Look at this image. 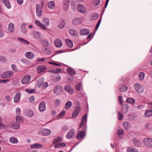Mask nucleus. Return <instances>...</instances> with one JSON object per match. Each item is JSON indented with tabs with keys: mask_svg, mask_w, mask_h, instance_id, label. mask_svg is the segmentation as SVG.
Listing matches in <instances>:
<instances>
[{
	"mask_svg": "<svg viewBox=\"0 0 152 152\" xmlns=\"http://www.w3.org/2000/svg\"><path fill=\"white\" fill-rule=\"evenodd\" d=\"M54 42L56 47H60L62 45V42L60 39H56Z\"/></svg>",
	"mask_w": 152,
	"mask_h": 152,
	"instance_id": "aec40b11",
	"label": "nucleus"
},
{
	"mask_svg": "<svg viewBox=\"0 0 152 152\" xmlns=\"http://www.w3.org/2000/svg\"><path fill=\"white\" fill-rule=\"evenodd\" d=\"M60 103V101L59 99H57L55 101V104L56 106H58Z\"/></svg>",
	"mask_w": 152,
	"mask_h": 152,
	"instance_id": "69168bd1",
	"label": "nucleus"
},
{
	"mask_svg": "<svg viewBox=\"0 0 152 152\" xmlns=\"http://www.w3.org/2000/svg\"><path fill=\"white\" fill-rule=\"evenodd\" d=\"M47 68V66L44 65L39 66V73H41L45 71Z\"/></svg>",
	"mask_w": 152,
	"mask_h": 152,
	"instance_id": "4be33fe9",
	"label": "nucleus"
},
{
	"mask_svg": "<svg viewBox=\"0 0 152 152\" xmlns=\"http://www.w3.org/2000/svg\"><path fill=\"white\" fill-rule=\"evenodd\" d=\"M144 144L147 146L151 147L152 146V139L151 138H146L143 140Z\"/></svg>",
	"mask_w": 152,
	"mask_h": 152,
	"instance_id": "39448f33",
	"label": "nucleus"
},
{
	"mask_svg": "<svg viewBox=\"0 0 152 152\" xmlns=\"http://www.w3.org/2000/svg\"><path fill=\"white\" fill-rule=\"evenodd\" d=\"M75 131L74 130H70L66 135V137L68 139H70L72 138L74 136Z\"/></svg>",
	"mask_w": 152,
	"mask_h": 152,
	"instance_id": "6ab92c4d",
	"label": "nucleus"
},
{
	"mask_svg": "<svg viewBox=\"0 0 152 152\" xmlns=\"http://www.w3.org/2000/svg\"><path fill=\"white\" fill-rule=\"evenodd\" d=\"M98 17V15L96 13H94L92 17V20H95L97 19Z\"/></svg>",
	"mask_w": 152,
	"mask_h": 152,
	"instance_id": "603ef678",
	"label": "nucleus"
},
{
	"mask_svg": "<svg viewBox=\"0 0 152 152\" xmlns=\"http://www.w3.org/2000/svg\"><path fill=\"white\" fill-rule=\"evenodd\" d=\"M128 89L127 87L124 85H122L119 88V90L121 92H125Z\"/></svg>",
	"mask_w": 152,
	"mask_h": 152,
	"instance_id": "bb28decb",
	"label": "nucleus"
},
{
	"mask_svg": "<svg viewBox=\"0 0 152 152\" xmlns=\"http://www.w3.org/2000/svg\"><path fill=\"white\" fill-rule=\"evenodd\" d=\"M123 125L124 128L126 129H128L130 127V125L128 122H126L124 123Z\"/></svg>",
	"mask_w": 152,
	"mask_h": 152,
	"instance_id": "37998d69",
	"label": "nucleus"
},
{
	"mask_svg": "<svg viewBox=\"0 0 152 152\" xmlns=\"http://www.w3.org/2000/svg\"><path fill=\"white\" fill-rule=\"evenodd\" d=\"M44 6V3L43 1H41L40 2V10L39 11V17H40L41 16V13H42V11L41 10V9H42L43 8Z\"/></svg>",
	"mask_w": 152,
	"mask_h": 152,
	"instance_id": "c85d7f7f",
	"label": "nucleus"
},
{
	"mask_svg": "<svg viewBox=\"0 0 152 152\" xmlns=\"http://www.w3.org/2000/svg\"><path fill=\"white\" fill-rule=\"evenodd\" d=\"M48 6L49 8L51 9H53L55 7V4L54 2L52 1H50L49 2Z\"/></svg>",
	"mask_w": 152,
	"mask_h": 152,
	"instance_id": "e433bc0d",
	"label": "nucleus"
},
{
	"mask_svg": "<svg viewBox=\"0 0 152 152\" xmlns=\"http://www.w3.org/2000/svg\"><path fill=\"white\" fill-rule=\"evenodd\" d=\"M34 113L32 110H29L28 112V116L29 117H31L34 115Z\"/></svg>",
	"mask_w": 152,
	"mask_h": 152,
	"instance_id": "13d9d810",
	"label": "nucleus"
},
{
	"mask_svg": "<svg viewBox=\"0 0 152 152\" xmlns=\"http://www.w3.org/2000/svg\"><path fill=\"white\" fill-rule=\"evenodd\" d=\"M13 75V72L12 71H8L2 73L1 75L0 76L2 78H7L12 76Z\"/></svg>",
	"mask_w": 152,
	"mask_h": 152,
	"instance_id": "f03ea898",
	"label": "nucleus"
},
{
	"mask_svg": "<svg viewBox=\"0 0 152 152\" xmlns=\"http://www.w3.org/2000/svg\"><path fill=\"white\" fill-rule=\"evenodd\" d=\"M2 1L7 9H9L11 8V6L8 0H2Z\"/></svg>",
	"mask_w": 152,
	"mask_h": 152,
	"instance_id": "393cba45",
	"label": "nucleus"
},
{
	"mask_svg": "<svg viewBox=\"0 0 152 152\" xmlns=\"http://www.w3.org/2000/svg\"><path fill=\"white\" fill-rule=\"evenodd\" d=\"M61 69L59 68H57L55 69H52V72L53 73H59L61 72Z\"/></svg>",
	"mask_w": 152,
	"mask_h": 152,
	"instance_id": "a18cd8bd",
	"label": "nucleus"
},
{
	"mask_svg": "<svg viewBox=\"0 0 152 152\" xmlns=\"http://www.w3.org/2000/svg\"><path fill=\"white\" fill-rule=\"evenodd\" d=\"M25 56L27 58L29 59H34L35 56V55L32 52H27L25 53Z\"/></svg>",
	"mask_w": 152,
	"mask_h": 152,
	"instance_id": "0eeeda50",
	"label": "nucleus"
},
{
	"mask_svg": "<svg viewBox=\"0 0 152 152\" xmlns=\"http://www.w3.org/2000/svg\"><path fill=\"white\" fill-rule=\"evenodd\" d=\"M134 87L135 90L139 93H142L143 91V89L142 87L139 84H135L134 85Z\"/></svg>",
	"mask_w": 152,
	"mask_h": 152,
	"instance_id": "6e6552de",
	"label": "nucleus"
},
{
	"mask_svg": "<svg viewBox=\"0 0 152 152\" xmlns=\"http://www.w3.org/2000/svg\"><path fill=\"white\" fill-rule=\"evenodd\" d=\"M14 30V26L12 23H10L8 26V31L10 33L13 32Z\"/></svg>",
	"mask_w": 152,
	"mask_h": 152,
	"instance_id": "dca6fc26",
	"label": "nucleus"
},
{
	"mask_svg": "<svg viewBox=\"0 0 152 152\" xmlns=\"http://www.w3.org/2000/svg\"><path fill=\"white\" fill-rule=\"evenodd\" d=\"M87 114H86L83 115L82 118L81 123L84 124L87 121Z\"/></svg>",
	"mask_w": 152,
	"mask_h": 152,
	"instance_id": "a19ab883",
	"label": "nucleus"
},
{
	"mask_svg": "<svg viewBox=\"0 0 152 152\" xmlns=\"http://www.w3.org/2000/svg\"><path fill=\"white\" fill-rule=\"evenodd\" d=\"M31 77L29 75H26L21 80V82L23 84L28 83L30 80Z\"/></svg>",
	"mask_w": 152,
	"mask_h": 152,
	"instance_id": "7ed1b4c3",
	"label": "nucleus"
},
{
	"mask_svg": "<svg viewBox=\"0 0 152 152\" xmlns=\"http://www.w3.org/2000/svg\"><path fill=\"white\" fill-rule=\"evenodd\" d=\"M7 127V126L4 124L0 123V129H4Z\"/></svg>",
	"mask_w": 152,
	"mask_h": 152,
	"instance_id": "4d7b16f0",
	"label": "nucleus"
},
{
	"mask_svg": "<svg viewBox=\"0 0 152 152\" xmlns=\"http://www.w3.org/2000/svg\"><path fill=\"white\" fill-rule=\"evenodd\" d=\"M65 111L64 110H63L61 113H60L58 115V116L60 117H63L64 116L65 113Z\"/></svg>",
	"mask_w": 152,
	"mask_h": 152,
	"instance_id": "0e129e2a",
	"label": "nucleus"
},
{
	"mask_svg": "<svg viewBox=\"0 0 152 152\" xmlns=\"http://www.w3.org/2000/svg\"><path fill=\"white\" fill-rule=\"evenodd\" d=\"M32 35L34 38L37 39L38 37V32L37 31H34L32 34Z\"/></svg>",
	"mask_w": 152,
	"mask_h": 152,
	"instance_id": "de8ad7c7",
	"label": "nucleus"
},
{
	"mask_svg": "<svg viewBox=\"0 0 152 152\" xmlns=\"http://www.w3.org/2000/svg\"><path fill=\"white\" fill-rule=\"evenodd\" d=\"M83 21L82 18H77L73 20L72 23L74 25H77L81 23Z\"/></svg>",
	"mask_w": 152,
	"mask_h": 152,
	"instance_id": "9b49d317",
	"label": "nucleus"
},
{
	"mask_svg": "<svg viewBox=\"0 0 152 152\" xmlns=\"http://www.w3.org/2000/svg\"><path fill=\"white\" fill-rule=\"evenodd\" d=\"M65 25V23L64 22L62 21L61 23H60L58 26V27L60 29L63 28Z\"/></svg>",
	"mask_w": 152,
	"mask_h": 152,
	"instance_id": "8fccbe9b",
	"label": "nucleus"
},
{
	"mask_svg": "<svg viewBox=\"0 0 152 152\" xmlns=\"http://www.w3.org/2000/svg\"><path fill=\"white\" fill-rule=\"evenodd\" d=\"M44 80L43 78H42L40 80H39L40 83H39V87L41 86L42 84L44 82Z\"/></svg>",
	"mask_w": 152,
	"mask_h": 152,
	"instance_id": "338daca9",
	"label": "nucleus"
},
{
	"mask_svg": "<svg viewBox=\"0 0 152 152\" xmlns=\"http://www.w3.org/2000/svg\"><path fill=\"white\" fill-rule=\"evenodd\" d=\"M11 67L12 70L15 72L17 71V69L15 65L12 64L11 65Z\"/></svg>",
	"mask_w": 152,
	"mask_h": 152,
	"instance_id": "052dcab7",
	"label": "nucleus"
},
{
	"mask_svg": "<svg viewBox=\"0 0 152 152\" xmlns=\"http://www.w3.org/2000/svg\"><path fill=\"white\" fill-rule=\"evenodd\" d=\"M69 33L71 35L73 36H76L78 34L77 32L73 29H70L69 30Z\"/></svg>",
	"mask_w": 152,
	"mask_h": 152,
	"instance_id": "b1692460",
	"label": "nucleus"
},
{
	"mask_svg": "<svg viewBox=\"0 0 152 152\" xmlns=\"http://www.w3.org/2000/svg\"><path fill=\"white\" fill-rule=\"evenodd\" d=\"M62 90L63 88L61 86H58L54 88V92L56 94L59 95L61 93Z\"/></svg>",
	"mask_w": 152,
	"mask_h": 152,
	"instance_id": "1a4fd4ad",
	"label": "nucleus"
},
{
	"mask_svg": "<svg viewBox=\"0 0 152 152\" xmlns=\"http://www.w3.org/2000/svg\"><path fill=\"white\" fill-rule=\"evenodd\" d=\"M53 81L56 82L61 80V77L59 75H57L56 76H53Z\"/></svg>",
	"mask_w": 152,
	"mask_h": 152,
	"instance_id": "72a5a7b5",
	"label": "nucleus"
},
{
	"mask_svg": "<svg viewBox=\"0 0 152 152\" xmlns=\"http://www.w3.org/2000/svg\"><path fill=\"white\" fill-rule=\"evenodd\" d=\"M76 89L77 90L80 91L82 88V86L81 84L80 83L78 84L76 87Z\"/></svg>",
	"mask_w": 152,
	"mask_h": 152,
	"instance_id": "09e8293b",
	"label": "nucleus"
},
{
	"mask_svg": "<svg viewBox=\"0 0 152 152\" xmlns=\"http://www.w3.org/2000/svg\"><path fill=\"white\" fill-rule=\"evenodd\" d=\"M18 39L19 42L26 45H28L30 43V42L27 40L21 38L19 37Z\"/></svg>",
	"mask_w": 152,
	"mask_h": 152,
	"instance_id": "cd10ccee",
	"label": "nucleus"
},
{
	"mask_svg": "<svg viewBox=\"0 0 152 152\" xmlns=\"http://www.w3.org/2000/svg\"><path fill=\"white\" fill-rule=\"evenodd\" d=\"M16 113L18 115H20L21 114L20 108L19 107H17L16 109Z\"/></svg>",
	"mask_w": 152,
	"mask_h": 152,
	"instance_id": "bf43d9fd",
	"label": "nucleus"
},
{
	"mask_svg": "<svg viewBox=\"0 0 152 152\" xmlns=\"http://www.w3.org/2000/svg\"><path fill=\"white\" fill-rule=\"evenodd\" d=\"M86 135L85 131H80L77 133L76 138L78 140H81Z\"/></svg>",
	"mask_w": 152,
	"mask_h": 152,
	"instance_id": "f8f14e48",
	"label": "nucleus"
},
{
	"mask_svg": "<svg viewBox=\"0 0 152 152\" xmlns=\"http://www.w3.org/2000/svg\"><path fill=\"white\" fill-rule=\"evenodd\" d=\"M66 71L67 73L71 75H73L76 74L75 71L72 68H69L67 69Z\"/></svg>",
	"mask_w": 152,
	"mask_h": 152,
	"instance_id": "412c9836",
	"label": "nucleus"
},
{
	"mask_svg": "<svg viewBox=\"0 0 152 152\" xmlns=\"http://www.w3.org/2000/svg\"><path fill=\"white\" fill-rule=\"evenodd\" d=\"M28 102H32L35 100V98L34 96H31L28 98Z\"/></svg>",
	"mask_w": 152,
	"mask_h": 152,
	"instance_id": "864d4df0",
	"label": "nucleus"
},
{
	"mask_svg": "<svg viewBox=\"0 0 152 152\" xmlns=\"http://www.w3.org/2000/svg\"><path fill=\"white\" fill-rule=\"evenodd\" d=\"M126 102L131 103H135V100L131 98H127L126 99Z\"/></svg>",
	"mask_w": 152,
	"mask_h": 152,
	"instance_id": "ea45409f",
	"label": "nucleus"
},
{
	"mask_svg": "<svg viewBox=\"0 0 152 152\" xmlns=\"http://www.w3.org/2000/svg\"><path fill=\"white\" fill-rule=\"evenodd\" d=\"M127 152H138V151L135 148H129L127 150Z\"/></svg>",
	"mask_w": 152,
	"mask_h": 152,
	"instance_id": "c03bdc74",
	"label": "nucleus"
},
{
	"mask_svg": "<svg viewBox=\"0 0 152 152\" xmlns=\"http://www.w3.org/2000/svg\"><path fill=\"white\" fill-rule=\"evenodd\" d=\"M42 51L44 53L48 54H50L51 53L50 50L47 48H43Z\"/></svg>",
	"mask_w": 152,
	"mask_h": 152,
	"instance_id": "4c0bfd02",
	"label": "nucleus"
},
{
	"mask_svg": "<svg viewBox=\"0 0 152 152\" xmlns=\"http://www.w3.org/2000/svg\"><path fill=\"white\" fill-rule=\"evenodd\" d=\"M66 44L67 46L70 48H72L73 46L72 42L69 39H66Z\"/></svg>",
	"mask_w": 152,
	"mask_h": 152,
	"instance_id": "c756f323",
	"label": "nucleus"
},
{
	"mask_svg": "<svg viewBox=\"0 0 152 152\" xmlns=\"http://www.w3.org/2000/svg\"><path fill=\"white\" fill-rule=\"evenodd\" d=\"M21 93L20 92H18L15 95L14 97V101L15 103L18 104L19 103L20 99Z\"/></svg>",
	"mask_w": 152,
	"mask_h": 152,
	"instance_id": "20e7f679",
	"label": "nucleus"
},
{
	"mask_svg": "<svg viewBox=\"0 0 152 152\" xmlns=\"http://www.w3.org/2000/svg\"><path fill=\"white\" fill-rule=\"evenodd\" d=\"M66 145V144L64 143H59L55 144L54 146L55 148H57L60 147H64Z\"/></svg>",
	"mask_w": 152,
	"mask_h": 152,
	"instance_id": "473e14b6",
	"label": "nucleus"
},
{
	"mask_svg": "<svg viewBox=\"0 0 152 152\" xmlns=\"http://www.w3.org/2000/svg\"><path fill=\"white\" fill-rule=\"evenodd\" d=\"M25 91L29 94H32L35 93V90L34 89L26 88Z\"/></svg>",
	"mask_w": 152,
	"mask_h": 152,
	"instance_id": "79ce46f5",
	"label": "nucleus"
},
{
	"mask_svg": "<svg viewBox=\"0 0 152 152\" xmlns=\"http://www.w3.org/2000/svg\"><path fill=\"white\" fill-rule=\"evenodd\" d=\"M80 111V108L79 107H76L75 110L74 111L72 115V117L73 118H76L78 115Z\"/></svg>",
	"mask_w": 152,
	"mask_h": 152,
	"instance_id": "ddd939ff",
	"label": "nucleus"
},
{
	"mask_svg": "<svg viewBox=\"0 0 152 152\" xmlns=\"http://www.w3.org/2000/svg\"><path fill=\"white\" fill-rule=\"evenodd\" d=\"M51 133V131L49 129H41L40 133L43 135L48 136L50 135Z\"/></svg>",
	"mask_w": 152,
	"mask_h": 152,
	"instance_id": "423d86ee",
	"label": "nucleus"
},
{
	"mask_svg": "<svg viewBox=\"0 0 152 152\" xmlns=\"http://www.w3.org/2000/svg\"><path fill=\"white\" fill-rule=\"evenodd\" d=\"M145 73L142 72H141L139 75V78L140 80H142L144 79L145 77Z\"/></svg>",
	"mask_w": 152,
	"mask_h": 152,
	"instance_id": "49530a36",
	"label": "nucleus"
},
{
	"mask_svg": "<svg viewBox=\"0 0 152 152\" xmlns=\"http://www.w3.org/2000/svg\"><path fill=\"white\" fill-rule=\"evenodd\" d=\"M118 100L120 104H121V105H122V97L120 96H118Z\"/></svg>",
	"mask_w": 152,
	"mask_h": 152,
	"instance_id": "680f3d73",
	"label": "nucleus"
},
{
	"mask_svg": "<svg viewBox=\"0 0 152 152\" xmlns=\"http://www.w3.org/2000/svg\"><path fill=\"white\" fill-rule=\"evenodd\" d=\"M42 23L44 24H42L39 21V26L43 30H46L47 28L46 26L48 27L49 25V22L48 19L47 18H43Z\"/></svg>",
	"mask_w": 152,
	"mask_h": 152,
	"instance_id": "f257e3e1",
	"label": "nucleus"
},
{
	"mask_svg": "<svg viewBox=\"0 0 152 152\" xmlns=\"http://www.w3.org/2000/svg\"><path fill=\"white\" fill-rule=\"evenodd\" d=\"M9 141L11 143L13 144H16L18 142V139L13 137H10L9 139Z\"/></svg>",
	"mask_w": 152,
	"mask_h": 152,
	"instance_id": "a211bd4d",
	"label": "nucleus"
},
{
	"mask_svg": "<svg viewBox=\"0 0 152 152\" xmlns=\"http://www.w3.org/2000/svg\"><path fill=\"white\" fill-rule=\"evenodd\" d=\"M62 140V138L61 137H58L55 138L53 140V143H57L58 142H60Z\"/></svg>",
	"mask_w": 152,
	"mask_h": 152,
	"instance_id": "f704fd0d",
	"label": "nucleus"
},
{
	"mask_svg": "<svg viewBox=\"0 0 152 152\" xmlns=\"http://www.w3.org/2000/svg\"><path fill=\"white\" fill-rule=\"evenodd\" d=\"M39 109L41 112L44 111L46 110L45 104L43 102H42L39 106Z\"/></svg>",
	"mask_w": 152,
	"mask_h": 152,
	"instance_id": "2eb2a0df",
	"label": "nucleus"
},
{
	"mask_svg": "<svg viewBox=\"0 0 152 152\" xmlns=\"http://www.w3.org/2000/svg\"><path fill=\"white\" fill-rule=\"evenodd\" d=\"M10 126L11 128L15 129H19L20 127V124L17 122L12 123Z\"/></svg>",
	"mask_w": 152,
	"mask_h": 152,
	"instance_id": "f3484780",
	"label": "nucleus"
},
{
	"mask_svg": "<svg viewBox=\"0 0 152 152\" xmlns=\"http://www.w3.org/2000/svg\"><path fill=\"white\" fill-rule=\"evenodd\" d=\"M40 43L44 47H47L49 45V43L48 41L43 40H40Z\"/></svg>",
	"mask_w": 152,
	"mask_h": 152,
	"instance_id": "2f4dec72",
	"label": "nucleus"
},
{
	"mask_svg": "<svg viewBox=\"0 0 152 152\" xmlns=\"http://www.w3.org/2000/svg\"><path fill=\"white\" fill-rule=\"evenodd\" d=\"M124 133V131L121 129L118 130V135L120 136L121 134H122Z\"/></svg>",
	"mask_w": 152,
	"mask_h": 152,
	"instance_id": "e2e57ef3",
	"label": "nucleus"
},
{
	"mask_svg": "<svg viewBox=\"0 0 152 152\" xmlns=\"http://www.w3.org/2000/svg\"><path fill=\"white\" fill-rule=\"evenodd\" d=\"M152 115V111L148 110L144 114V116L146 117H149Z\"/></svg>",
	"mask_w": 152,
	"mask_h": 152,
	"instance_id": "c9c22d12",
	"label": "nucleus"
},
{
	"mask_svg": "<svg viewBox=\"0 0 152 152\" xmlns=\"http://www.w3.org/2000/svg\"><path fill=\"white\" fill-rule=\"evenodd\" d=\"M5 98L6 101L8 102H10L12 100V98L10 96L8 95H6L5 96Z\"/></svg>",
	"mask_w": 152,
	"mask_h": 152,
	"instance_id": "3c124183",
	"label": "nucleus"
},
{
	"mask_svg": "<svg viewBox=\"0 0 152 152\" xmlns=\"http://www.w3.org/2000/svg\"><path fill=\"white\" fill-rule=\"evenodd\" d=\"M77 8L78 11L80 13L85 14L86 12V9L85 7L81 4H78L77 6Z\"/></svg>",
	"mask_w": 152,
	"mask_h": 152,
	"instance_id": "9d476101",
	"label": "nucleus"
},
{
	"mask_svg": "<svg viewBox=\"0 0 152 152\" xmlns=\"http://www.w3.org/2000/svg\"><path fill=\"white\" fill-rule=\"evenodd\" d=\"M15 119L17 122L18 123H22L23 121V119L19 115H17L15 117Z\"/></svg>",
	"mask_w": 152,
	"mask_h": 152,
	"instance_id": "7c9ffc66",
	"label": "nucleus"
},
{
	"mask_svg": "<svg viewBox=\"0 0 152 152\" xmlns=\"http://www.w3.org/2000/svg\"><path fill=\"white\" fill-rule=\"evenodd\" d=\"M30 148L31 149L36 148L38 147V144L37 143H35L30 145Z\"/></svg>",
	"mask_w": 152,
	"mask_h": 152,
	"instance_id": "5fc2aeb1",
	"label": "nucleus"
},
{
	"mask_svg": "<svg viewBox=\"0 0 152 152\" xmlns=\"http://www.w3.org/2000/svg\"><path fill=\"white\" fill-rule=\"evenodd\" d=\"M65 90L70 94H72L74 93V90L73 88L67 85L65 86Z\"/></svg>",
	"mask_w": 152,
	"mask_h": 152,
	"instance_id": "4468645a",
	"label": "nucleus"
},
{
	"mask_svg": "<svg viewBox=\"0 0 152 152\" xmlns=\"http://www.w3.org/2000/svg\"><path fill=\"white\" fill-rule=\"evenodd\" d=\"M133 143L136 146H139L141 144V141L138 139H134L132 140Z\"/></svg>",
	"mask_w": 152,
	"mask_h": 152,
	"instance_id": "a878e982",
	"label": "nucleus"
},
{
	"mask_svg": "<svg viewBox=\"0 0 152 152\" xmlns=\"http://www.w3.org/2000/svg\"><path fill=\"white\" fill-rule=\"evenodd\" d=\"M118 119L119 120H122L123 117L122 114L119 112H118Z\"/></svg>",
	"mask_w": 152,
	"mask_h": 152,
	"instance_id": "6e6d98bb",
	"label": "nucleus"
},
{
	"mask_svg": "<svg viewBox=\"0 0 152 152\" xmlns=\"http://www.w3.org/2000/svg\"><path fill=\"white\" fill-rule=\"evenodd\" d=\"M89 32V31L88 29L84 28L81 30L80 31V34L81 35H87Z\"/></svg>",
	"mask_w": 152,
	"mask_h": 152,
	"instance_id": "5701e85b",
	"label": "nucleus"
},
{
	"mask_svg": "<svg viewBox=\"0 0 152 152\" xmlns=\"http://www.w3.org/2000/svg\"><path fill=\"white\" fill-rule=\"evenodd\" d=\"M9 80L8 79H4L0 80V83H6L9 82Z\"/></svg>",
	"mask_w": 152,
	"mask_h": 152,
	"instance_id": "774afa93",
	"label": "nucleus"
},
{
	"mask_svg": "<svg viewBox=\"0 0 152 152\" xmlns=\"http://www.w3.org/2000/svg\"><path fill=\"white\" fill-rule=\"evenodd\" d=\"M72 106V102L70 101H68L66 103L65 108L66 109H68L70 108Z\"/></svg>",
	"mask_w": 152,
	"mask_h": 152,
	"instance_id": "58836bf2",
	"label": "nucleus"
}]
</instances>
